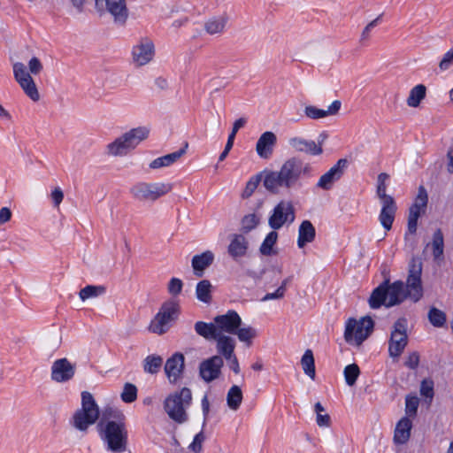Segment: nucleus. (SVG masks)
<instances>
[{
  "label": "nucleus",
  "mask_w": 453,
  "mask_h": 453,
  "mask_svg": "<svg viewBox=\"0 0 453 453\" xmlns=\"http://www.w3.org/2000/svg\"><path fill=\"white\" fill-rule=\"evenodd\" d=\"M99 418V409L93 395L87 391L81 393V408L73 417V426L81 432H86L89 426Z\"/></svg>",
  "instance_id": "0eeeda50"
},
{
  "label": "nucleus",
  "mask_w": 453,
  "mask_h": 453,
  "mask_svg": "<svg viewBox=\"0 0 453 453\" xmlns=\"http://www.w3.org/2000/svg\"><path fill=\"white\" fill-rule=\"evenodd\" d=\"M447 171L449 173H453V148H449L447 152Z\"/></svg>",
  "instance_id": "338daca9"
},
{
  "label": "nucleus",
  "mask_w": 453,
  "mask_h": 453,
  "mask_svg": "<svg viewBox=\"0 0 453 453\" xmlns=\"http://www.w3.org/2000/svg\"><path fill=\"white\" fill-rule=\"evenodd\" d=\"M371 37V30H363L359 37L360 44L366 45Z\"/></svg>",
  "instance_id": "774afa93"
},
{
  "label": "nucleus",
  "mask_w": 453,
  "mask_h": 453,
  "mask_svg": "<svg viewBox=\"0 0 453 453\" xmlns=\"http://www.w3.org/2000/svg\"><path fill=\"white\" fill-rule=\"evenodd\" d=\"M433 255L435 260L443 255V234L441 229H437L433 236Z\"/></svg>",
  "instance_id": "ea45409f"
},
{
  "label": "nucleus",
  "mask_w": 453,
  "mask_h": 453,
  "mask_svg": "<svg viewBox=\"0 0 453 453\" xmlns=\"http://www.w3.org/2000/svg\"><path fill=\"white\" fill-rule=\"evenodd\" d=\"M104 292L105 288L104 286L88 285L80 290L79 296L82 301H85L88 298L97 297Z\"/></svg>",
  "instance_id": "4c0bfd02"
},
{
  "label": "nucleus",
  "mask_w": 453,
  "mask_h": 453,
  "mask_svg": "<svg viewBox=\"0 0 453 453\" xmlns=\"http://www.w3.org/2000/svg\"><path fill=\"white\" fill-rule=\"evenodd\" d=\"M348 165L349 162L346 158L339 159L334 166L319 178L317 187L323 190L331 189L334 182L338 181L342 177Z\"/></svg>",
  "instance_id": "2eb2a0df"
},
{
  "label": "nucleus",
  "mask_w": 453,
  "mask_h": 453,
  "mask_svg": "<svg viewBox=\"0 0 453 453\" xmlns=\"http://www.w3.org/2000/svg\"><path fill=\"white\" fill-rule=\"evenodd\" d=\"M301 365L303 372L312 380L315 378V362L313 353L311 349H306L301 359Z\"/></svg>",
  "instance_id": "c9c22d12"
},
{
  "label": "nucleus",
  "mask_w": 453,
  "mask_h": 453,
  "mask_svg": "<svg viewBox=\"0 0 453 453\" xmlns=\"http://www.w3.org/2000/svg\"><path fill=\"white\" fill-rule=\"evenodd\" d=\"M342 103L339 100L334 101L326 111L309 105L304 109L305 115L311 119L326 118L328 115H335L341 109Z\"/></svg>",
  "instance_id": "393cba45"
},
{
  "label": "nucleus",
  "mask_w": 453,
  "mask_h": 453,
  "mask_svg": "<svg viewBox=\"0 0 453 453\" xmlns=\"http://www.w3.org/2000/svg\"><path fill=\"white\" fill-rule=\"evenodd\" d=\"M259 218L255 214L245 215L242 219V230L244 233H249L255 229L259 224Z\"/></svg>",
  "instance_id": "49530a36"
},
{
  "label": "nucleus",
  "mask_w": 453,
  "mask_h": 453,
  "mask_svg": "<svg viewBox=\"0 0 453 453\" xmlns=\"http://www.w3.org/2000/svg\"><path fill=\"white\" fill-rule=\"evenodd\" d=\"M173 189L171 183H149L138 181L130 188L132 197L141 203L155 202Z\"/></svg>",
  "instance_id": "6e6552de"
},
{
  "label": "nucleus",
  "mask_w": 453,
  "mask_h": 453,
  "mask_svg": "<svg viewBox=\"0 0 453 453\" xmlns=\"http://www.w3.org/2000/svg\"><path fill=\"white\" fill-rule=\"evenodd\" d=\"M28 68L30 73L37 75L42 72L43 66L38 58L33 57L28 62Z\"/></svg>",
  "instance_id": "4d7b16f0"
},
{
  "label": "nucleus",
  "mask_w": 453,
  "mask_h": 453,
  "mask_svg": "<svg viewBox=\"0 0 453 453\" xmlns=\"http://www.w3.org/2000/svg\"><path fill=\"white\" fill-rule=\"evenodd\" d=\"M75 371V365L67 358L57 359L51 366V380L60 383L69 381L74 377Z\"/></svg>",
  "instance_id": "f3484780"
},
{
  "label": "nucleus",
  "mask_w": 453,
  "mask_h": 453,
  "mask_svg": "<svg viewBox=\"0 0 453 453\" xmlns=\"http://www.w3.org/2000/svg\"><path fill=\"white\" fill-rule=\"evenodd\" d=\"M19 86L24 90L25 94L34 102H37L40 99V94L33 78H29L27 81H23Z\"/></svg>",
  "instance_id": "a19ab883"
},
{
  "label": "nucleus",
  "mask_w": 453,
  "mask_h": 453,
  "mask_svg": "<svg viewBox=\"0 0 453 453\" xmlns=\"http://www.w3.org/2000/svg\"><path fill=\"white\" fill-rule=\"evenodd\" d=\"M224 360L219 355H214L199 365V375L207 383L219 378Z\"/></svg>",
  "instance_id": "4468645a"
},
{
  "label": "nucleus",
  "mask_w": 453,
  "mask_h": 453,
  "mask_svg": "<svg viewBox=\"0 0 453 453\" xmlns=\"http://www.w3.org/2000/svg\"><path fill=\"white\" fill-rule=\"evenodd\" d=\"M412 427L411 420L407 418H402L396 424L394 434V441L397 444L406 443L411 436V430Z\"/></svg>",
  "instance_id": "bb28decb"
},
{
  "label": "nucleus",
  "mask_w": 453,
  "mask_h": 453,
  "mask_svg": "<svg viewBox=\"0 0 453 453\" xmlns=\"http://www.w3.org/2000/svg\"><path fill=\"white\" fill-rule=\"evenodd\" d=\"M227 20L226 15L213 18L206 23L205 28H224L227 25Z\"/></svg>",
  "instance_id": "6e6d98bb"
},
{
  "label": "nucleus",
  "mask_w": 453,
  "mask_h": 453,
  "mask_svg": "<svg viewBox=\"0 0 453 453\" xmlns=\"http://www.w3.org/2000/svg\"><path fill=\"white\" fill-rule=\"evenodd\" d=\"M62 342V334L60 332H55L48 336L45 342L46 348L49 350L58 349Z\"/></svg>",
  "instance_id": "864d4df0"
},
{
  "label": "nucleus",
  "mask_w": 453,
  "mask_h": 453,
  "mask_svg": "<svg viewBox=\"0 0 453 453\" xmlns=\"http://www.w3.org/2000/svg\"><path fill=\"white\" fill-rule=\"evenodd\" d=\"M249 242L242 234H234L228 245L227 251L229 255L236 259L245 256L248 250Z\"/></svg>",
  "instance_id": "cd10ccee"
},
{
  "label": "nucleus",
  "mask_w": 453,
  "mask_h": 453,
  "mask_svg": "<svg viewBox=\"0 0 453 453\" xmlns=\"http://www.w3.org/2000/svg\"><path fill=\"white\" fill-rule=\"evenodd\" d=\"M311 166L297 157H290L280 166V170H264L263 186L274 195L281 190H290L299 185L303 175H309Z\"/></svg>",
  "instance_id": "f257e3e1"
},
{
  "label": "nucleus",
  "mask_w": 453,
  "mask_h": 453,
  "mask_svg": "<svg viewBox=\"0 0 453 453\" xmlns=\"http://www.w3.org/2000/svg\"><path fill=\"white\" fill-rule=\"evenodd\" d=\"M410 369H416L419 365V355L414 351L411 353L404 364Z\"/></svg>",
  "instance_id": "bf43d9fd"
},
{
  "label": "nucleus",
  "mask_w": 453,
  "mask_h": 453,
  "mask_svg": "<svg viewBox=\"0 0 453 453\" xmlns=\"http://www.w3.org/2000/svg\"><path fill=\"white\" fill-rule=\"evenodd\" d=\"M163 358L159 356L150 355L144 359L143 368L146 372L155 374L161 368Z\"/></svg>",
  "instance_id": "e433bc0d"
},
{
  "label": "nucleus",
  "mask_w": 453,
  "mask_h": 453,
  "mask_svg": "<svg viewBox=\"0 0 453 453\" xmlns=\"http://www.w3.org/2000/svg\"><path fill=\"white\" fill-rule=\"evenodd\" d=\"M387 186L377 185V196L380 201L381 210L379 215V220L382 227L386 231H389L392 228L394 223L397 205L394 197L386 193Z\"/></svg>",
  "instance_id": "9d476101"
},
{
  "label": "nucleus",
  "mask_w": 453,
  "mask_h": 453,
  "mask_svg": "<svg viewBox=\"0 0 453 453\" xmlns=\"http://www.w3.org/2000/svg\"><path fill=\"white\" fill-rule=\"evenodd\" d=\"M422 261L418 257H413L408 268L406 285L402 280L388 283V303L386 307H392L402 303L406 298L411 299L414 303L419 301L423 296V286L421 280Z\"/></svg>",
  "instance_id": "7ed1b4c3"
},
{
  "label": "nucleus",
  "mask_w": 453,
  "mask_h": 453,
  "mask_svg": "<svg viewBox=\"0 0 453 453\" xmlns=\"http://www.w3.org/2000/svg\"><path fill=\"white\" fill-rule=\"evenodd\" d=\"M185 357L181 353H175L166 360L165 374L171 383H175L181 376L184 369Z\"/></svg>",
  "instance_id": "a211bd4d"
},
{
  "label": "nucleus",
  "mask_w": 453,
  "mask_h": 453,
  "mask_svg": "<svg viewBox=\"0 0 453 453\" xmlns=\"http://www.w3.org/2000/svg\"><path fill=\"white\" fill-rule=\"evenodd\" d=\"M157 313L173 326L180 314V301L177 298L167 299L161 304Z\"/></svg>",
  "instance_id": "6ab92c4d"
},
{
  "label": "nucleus",
  "mask_w": 453,
  "mask_h": 453,
  "mask_svg": "<svg viewBox=\"0 0 453 453\" xmlns=\"http://www.w3.org/2000/svg\"><path fill=\"white\" fill-rule=\"evenodd\" d=\"M12 211L7 207H3L0 210V225L4 224L11 219Z\"/></svg>",
  "instance_id": "0e129e2a"
},
{
  "label": "nucleus",
  "mask_w": 453,
  "mask_h": 453,
  "mask_svg": "<svg viewBox=\"0 0 453 453\" xmlns=\"http://www.w3.org/2000/svg\"><path fill=\"white\" fill-rule=\"evenodd\" d=\"M155 86L160 90H165L168 88V81L164 77H157L154 81Z\"/></svg>",
  "instance_id": "69168bd1"
},
{
  "label": "nucleus",
  "mask_w": 453,
  "mask_h": 453,
  "mask_svg": "<svg viewBox=\"0 0 453 453\" xmlns=\"http://www.w3.org/2000/svg\"><path fill=\"white\" fill-rule=\"evenodd\" d=\"M388 283L389 279H385L381 284L372 290L368 300L372 309H379L382 305L386 306L388 303Z\"/></svg>",
  "instance_id": "5701e85b"
},
{
  "label": "nucleus",
  "mask_w": 453,
  "mask_h": 453,
  "mask_svg": "<svg viewBox=\"0 0 453 453\" xmlns=\"http://www.w3.org/2000/svg\"><path fill=\"white\" fill-rule=\"evenodd\" d=\"M420 394L426 398L434 397V381L432 380H423L420 385Z\"/></svg>",
  "instance_id": "5fc2aeb1"
},
{
  "label": "nucleus",
  "mask_w": 453,
  "mask_h": 453,
  "mask_svg": "<svg viewBox=\"0 0 453 453\" xmlns=\"http://www.w3.org/2000/svg\"><path fill=\"white\" fill-rule=\"evenodd\" d=\"M137 398V388L134 384L126 383L123 392L121 393V399L123 402L130 403Z\"/></svg>",
  "instance_id": "de8ad7c7"
},
{
  "label": "nucleus",
  "mask_w": 453,
  "mask_h": 453,
  "mask_svg": "<svg viewBox=\"0 0 453 453\" xmlns=\"http://www.w3.org/2000/svg\"><path fill=\"white\" fill-rule=\"evenodd\" d=\"M183 288V282L179 278H172L167 284V291L172 296L171 298H176Z\"/></svg>",
  "instance_id": "09e8293b"
},
{
  "label": "nucleus",
  "mask_w": 453,
  "mask_h": 453,
  "mask_svg": "<svg viewBox=\"0 0 453 453\" xmlns=\"http://www.w3.org/2000/svg\"><path fill=\"white\" fill-rule=\"evenodd\" d=\"M225 359L228 362L229 368L235 374H238L240 372V365L235 353L233 354L230 357H226Z\"/></svg>",
  "instance_id": "052dcab7"
},
{
  "label": "nucleus",
  "mask_w": 453,
  "mask_h": 453,
  "mask_svg": "<svg viewBox=\"0 0 453 453\" xmlns=\"http://www.w3.org/2000/svg\"><path fill=\"white\" fill-rule=\"evenodd\" d=\"M242 392L239 386L234 385L230 388L226 395V403L228 407L236 411L239 409L242 402Z\"/></svg>",
  "instance_id": "f704fd0d"
},
{
  "label": "nucleus",
  "mask_w": 453,
  "mask_h": 453,
  "mask_svg": "<svg viewBox=\"0 0 453 453\" xmlns=\"http://www.w3.org/2000/svg\"><path fill=\"white\" fill-rule=\"evenodd\" d=\"M13 74L19 84H22L23 81L32 78L30 73L27 71L26 65L21 62H16L13 64Z\"/></svg>",
  "instance_id": "37998d69"
},
{
  "label": "nucleus",
  "mask_w": 453,
  "mask_h": 453,
  "mask_svg": "<svg viewBox=\"0 0 453 453\" xmlns=\"http://www.w3.org/2000/svg\"><path fill=\"white\" fill-rule=\"evenodd\" d=\"M295 219L296 211L292 202L281 200L273 208L268 219V225L273 230H278L285 224H292Z\"/></svg>",
  "instance_id": "f8f14e48"
},
{
  "label": "nucleus",
  "mask_w": 453,
  "mask_h": 453,
  "mask_svg": "<svg viewBox=\"0 0 453 453\" xmlns=\"http://www.w3.org/2000/svg\"><path fill=\"white\" fill-rule=\"evenodd\" d=\"M205 434L203 431L196 434L193 441L188 445V449L193 453H201L203 450V443L205 441Z\"/></svg>",
  "instance_id": "603ef678"
},
{
  "label": "nucleus",
  "mask_w": 453,
  "mask_h": 453,
  "mask_svg": "<svg viewBox=\"0 0 453 453\" xmlns=\"http://www.w3.org/2000/svg\"><path fill=\"white\" fill-rule=\"evenodd\" d=\"M314 411L317 414L316 422L319 426H329L331 425V418L328 414H324L325 408L318 402L314 405Z\"/></svg>",
  "instance_id": "a18cd8bd"
},
{
  "label": "nucleus",
  "mask_w": 453,
  "mask_h": 453,
  "mask_svg": "<svg viewBox=\"0 0 453 453\" xmlns=\"http://www.w3.org/2000/svg\"><path fill=\"white\" fill-rule=\"evenodd\" d=\"M428 203V195L424 186H419L414 203L409 209L408 232L415 234L418 218L425 213Z\"/></svg>",
  "instance_id": "ddd939ff"
},
{
  "label": "nucleus",
  "mask_w": 453,
  "mask_h": 453,
  "mask_svg": "<svg viewBox=\"0 0 453 453\" xmlns=\"http://www.w3.org/2000/svg\"><path fill=\"white\" fill-rule=\"evenodd\" d=\"M453 64V49L446 52L439 64V67L441 71H445L449 68Z\"/></svg>",
  "instance_id": "13d9d810"
},
{
  "label": "nucleus",
  "mask_w": 453,
  "mask_h": 453,
  "mask_svg": "<svg viewBox=\"0 0 453 453\" xmlns=\"http://www.w3.org/2000/svg\"><path fill=\"white\" fill-rule=\"evenodd\" d=\"M109 12L114 17L115 21L124 24L127 18L126 0H105Z\"/></svg>",
  "instance_id": "a878e982"
},
{
  "label": "nucleus",
  "mask_w": 453,
  "mask_h": 453,
  "mask_svg": "<svg viewBox=\"0 0 453 453\" xmlns=\"http://www.w3.org/2000/svg\"><path fill=\"white\" fill-rule=\"evenodd\" d=\"M426 88L423 84H418L413 87L407 97L406 103L410 107H418L421 101L426 97Z\"/></svg>",
  "instance_id": "2f4dec72"
},
{
  "label": "nucleus",
  "mask_w": 453,
  "mask_h": 453,
  "mask_svg": "<svg viewBox=\"0 0 453 453\" xmlns=\"http://www.w3.org/2000/svg\"><path fill=\"white\" fill-rule=\"evenodd\" d=\"M283 288H278L275 292L268 293L265 296L262 297V302H266L273 299H281L284 297Z\"/></svg>",
  "instance_id": "680f3d73"
},
{
  "label": "nucleus",
  "mask_w": 453,
  "mask_h": 453,
  "mask_svg": "<svg viewBox=\"0 0 453 453\" xmlns=\"http://www.w3.org/2000/svg\"><path fill=\"white\" fill-rule=\"evenodd\" d=\"M427 317L429 322L435 327H442L447 321L445 312L435 307L429 310Z\"/></svg>",
  "instance_id": "58836bf2"
},
{
  "label": "nucleus",
  "mask_w": 453,
  "mask_h": 453,
  "mask_svg": "<svg viewBox=\"0 0 453 453\" xmlns=\"http://www.w3.org/2000/svg\"><path fill=\"white\" fill-rule=\"evenodd\" d=\"M212 289L211 281L203 280L196 284V296L200 302L210 304L212 302Z\"/></svg>",
  "instance_id": "c756f323"
},
{
  "label": "nucleus",
  "mask_w": 453,
  "mask_h": 453,
  "mask_svg": "<svg viewBox=\"0 0 453 453\" xmlns=\"http://www.w3.org/2000/svg\"><path fill=\"white\" fill-rule=\"evenodd\" d=\"M217 325V330L219 334H228L237 335L239 341L250 346L252 339L257 335V330L252 326H242V320L239 314L233 310H229L226 314L218 315L213 319Z\"/></svg>",
  "instance_id": "20e7f679"
},
{
  "label": "nucleus",
  "mask_w": 453,
  "mask_h": 453,
  "mask_svg": "<svg viewBox=\"0 0 453 453\" xmlns=\"http://www.w3.org/2000/svg\"><path fill=\"white\" fill-rule=\"evenodd\" d=\"M408 343L407 319H398L394 326L388 342V353L393 358H397L403 352Z\"/></svg>",
  "instance_id": "9b49d317"
},
{
  "label": "nucleus",
  "mask_w": 453,
  "mask_h": 453,
  "mask_svg": "<svg viewBox=\"0 0 453 453\" xmlns=\"http://www.w3.org/2000/svg\"><path fill=\"white\" fill-rule=\"evenodd\" d=\"M192 402V393L188 388L170 394L164 402V409L168 417L178 424H183L188 419L187 409Z\"/></svg>",
  "instance_id": "423d86ee"
},
{
  "label": "nucleus",
  "mask_w": 453,
  "mask_h": 453,
  "mask_svg": "<svg viewBox=\"0 0 453 453\" xmlns=\"http://www.w3.org/2000/svg\"><path fill=\"white\" fill-rule=\"evenodd\" d=\"M214 340L216 341L217 355H219L223 359L230 357L234 354L236 346L234 338L230 335L219 333Z\"/></svg>",
  "instance_id": "4be33fe9"
},
{
  "label": "nucleus",
  "mask_w": 453,
  "mask_h": 453,
  "mask_svg": "<svg viewBox=\"0 0 453 453\" xmlns=\"http://www.w3.org/2000/svg\"><path fill=\"white\" fill-rule=\"evenodd\" d=\"M150 128L138 127L124 133L106 146V153L112 157H123L134 150L140 142L146 140Z\"/></svg>",
  "instance_id": "39448f33"
},
{
  "label": "nucleus",
  "mask_w": 453,
  "mask_h": 453,
  "mask_svg": "<svg viewBox=\"0 0 453 453\" xmlns=\"http://www.w3.org/2000/svg\"><path fill=\"white\" fill-rule=\"evenodd\" d=\"M276 142V135L273 132L267 131L262 134L256 145L257 155L265 159L269 158L273 152Z\"/></svg>",
  "instance_id": "aec40b11"
},
{
  "label": "nucleus",
  "mask_w": 453,
  "mask_h": 453,
  "mask_svg": "<svg viewBox=\"0 0 453 453\" xmlns=\"http://www.w3.org/2000/svg\"><path fill=\"white\" fill-rule=\"evenodd\" d=\"M101 440L112 453H123L127 449V428L125 415L112 408L106 409L96 426Z\"/></svg>",
  "instance_id": "f03ea898"
},
{
  "label": "nucleus",
  "mask_w": 453,
  "mask_h": 453,
  "mask_svg": "<svg viewBox=\"0 0 453 453\" xmlns=\"http://www.w3.org/2000/svg\"><path fill=\"white\" fill-rule=\"evenodd\" d=\"M155 54L154 44L149 38H143L140 42L134 46L132 57L134 65L138 67L150 63Z\"/></svg>",
  "instance_id": "dca6fc26"
},
{
  "label": "nucleus",
  "mask_w": 453,
  "mask_h": 453,
  "mask_svg": "<svg viewBox=\"0 0 453 453\" xmlns=\"http://www.w3.org/2000/svg\"><path fill=\"white\" fill-rule=\"evenodd\" d=\"M419 400L417 396L407 395L405 399V412L410 417L417 414Z\"/></svg>",
  "instance_id": "8fccbe9b"
},
{
  "label": "nucleus",
  "mask_w": 453,
  "mask_h": 453,
  "mask_svg": "<svg viewBox=\"0 0 453 453\" xmlns=\"http://www.w3.org/2000/svg\"><path fill=\"white\" fill-rule=\"evenodd\" d=\"M343 373L346 383L352 387L360 374V369L357 364H351L344 368Z\"/></svg>",
  "instance_id": "79ce46f5"
},
{
  "label": "nucleus",
  "mask_w": 453,
  "mask_h": 453,
  "mask_svg": "<svg viewBox=\"0 0 453 453\" xmlns=\"http://www.w3.org/2000/svg\"><path fill=\"white\" fill-rule=\"evenodd\" d=\"M373 326V320L370 317H364L359 320L349 319L345 327V341L360 346L372 333Z\"/></svg>",
  "instance_id": "1a4fd4ad"
},
{
  "label": "nucleus",
  "mask_w": 453,
  "mask_h": 453,
  "mask_svg": "<svg viewBox=\"0 0 453 453\" xmlns=\"http://www.w3.org/2000/svg\"><path fill=\"white\" fill-rule=\"evenodd\" d=\"M278 236V233L275 230L268 233L259 248V251L263 256H272L277 253L274 250V245L277 242Z\"/></svg>",
  "instance_id": "473e14b6"
},
{
  "label": "nucleus",
  "mask_w": 453,
  "mask_h": 453,
  "mask_svg": "<svg viewBox=\"0 0 453 453\" xmlns=\"http://www.w3.org/2000/svg\"><path fill=\"white\" fill-rule=\"evenodd\" d=\"M188 147V143L186 142L183 148L178 151L163 156L165 166H169L179 160L185 153Z\"/></svg>",
  "instance_id": "3c124183"
},
{
  "label": "nucleus",
  "mask_w": 453,
  "mask_h": 453,
  "mask_svg": "<svg viewBox=\"0 0 453 453\" xmlns=\"http://www.w3.org/2000/svg\"><path fill=\"white\" fill-rule=\"evenodd\" d=\"M264 176L263 172L259 174L250 178V180L247 182L246 187L242 194V198H248L250 197L254 191L257 189L258 184L260 181H263Z\"/></svg>",
  "instance_id": "c03bdc74"
},
{
  "label": "nucleus",
  "mask_w": 453,
  "mask_h": 453,
  "mask_svg": "<svg viewBox=\"0 0 453 453\" xmlns=\"http://www.w3.org/2000/svg\"><path fill=\"white\" fill-rule=\"evenodd\" d=\"M196 333L206 340H214L219 332L217 330V325L212 323H206L203 321H197L194 326Z\"/></svg>",
  "instance_id": "7c9ffc66"
},
{
  "label": "nucleus",
  "mask_w": 453,
  "mask_h": 453,
  "mask_svg": "<svg viewBox=\"0 0 453 453\" xmlns=\"http://www.w3.org/2000/svg\"><path fill=\"white\" fill-rule=\"evenodd\" d=\"M214 261V254L211 250H206L200 255L192 257L191 265L196 276L202 277L203 271L209 267Z\"/></svg>",
  "instance_id": "b1692460"
},
{
  "label": "nucleus",
  "mask_w": 453,
  "mask_h": 453,
  "mask_svg": "<svg viewBox=\"0 0 453 453\" xmlns=\"http://www.w3.org/2000/svg\"><path fill=\"white\" fill-rule=\"evenodd\" d=\"M51 198H52L54 205L56 207H58L62 203V201L64 199V193L60 188H56L51 192Z\"/></svg>",
  "instance_id": "e2e57ef3"
},
{
  "label": "nucleus",
  "mask_w": 453,
  "mask_h": 453,
  "mask_svg": "<svg viewBox=\"0 0 453 453\" xmlns=\"http://www.w3.org/2000/svg\"><path fill=\"white\" fill-rule=\"evenodd\" d=\"M289 146L296 151L304 152L311 155H320L323 152L321 144L314 141L306 140L301 137H292L288 140Z\"/></svg>",
  "instance_id": "412c9836"
},
{
  "label": "nucleus",
  "mask_w": 453,
  "mask_h": 453,
  "mask_svg": "<svg viewBox=\"0 0 453 453\" xmlns=\"http://www.w3.org/2000/svg\"><path fill=\"white\" fill-rule=\"evenodd\" d=\"M172 326L157 313L151 319L148 330L155 334L163 335L166 334Z\"/></svg>",
  "instance_id": "72a5a7b5"
},
{
  "label": "nucleus",
  "mask_w": 453,
  "mask_h": 453,
  "mask_svg": "<svg viewBox=\"0 0 453 453\" xmlns=\"http://www.w3.org/2000/svg\"><path fill=\"white\" fill-rule=\"evenodd\" d=\"M316 230L310 220H303L298 229L297 245L303 248L307 243L314 241Z\"/></svg>",
  "instance_id": "c85d7f7f"
}]
</instances>
